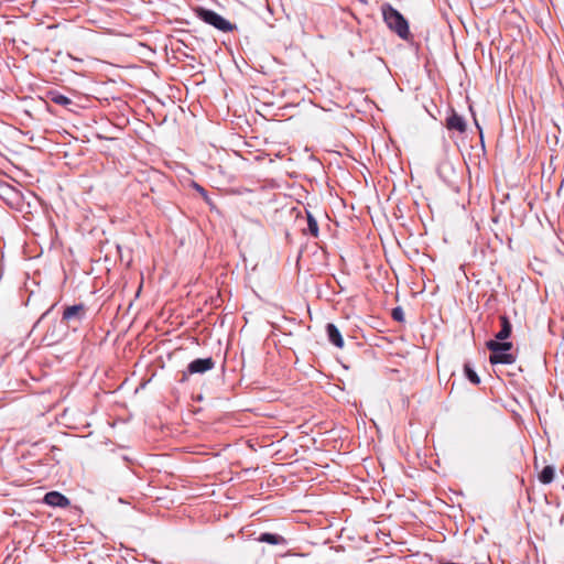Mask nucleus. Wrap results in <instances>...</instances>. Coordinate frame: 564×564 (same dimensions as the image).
Wrapping results in <instances>:
<instances>
[{
    "label": "nucleus",
    "instance_id": "1",
    "mask_svg": "<svg viewBox=\"0 0 564 564\" xmlns=\"http://www.w3.org/2000/svg\"><path fill=\"white\" fill-rule=\"evenodd\" d=\"M525 500L532 513L549 519L555 518L558 514V496H525Z\"/></svg>",
    "mask_w": 564,
    "mask_h": 564
},
{
    "label": "nucleus",
    "instance_id": "2",
    "mask_svg": "<svg viewBox=\"0 0 564 564\" xmlns=\"http://www.w3.org/2000/svg\"><path fill=\"white\" fill-rule=\"evenodd\" d=\"M382 15L388 28L402 40H409L411 33L406 19L390 4L382 6Z\"/></svg>",
    "mask_w": 564,
    "mask_h": 564
},
{
    "label": "nucleus",
    "instance_id": "3",
    "mask_svg": "<svg viewBox=\"0 0 564 564\" xmlns=\"http://www.w3.org/2000/svg\"><path fill=\"white\" fill-rule=\"evenodd\" d=\"M486 345L487 348L491 351L489 356V362L491 365H511L516 362V356L513 354L508 352L513 347L511 341L489 340L487 341Z\"/></svg>",
    "mask_w": 564,
    "mask_h": 564
},
{
    "label": "nucleus",
    "instance_id": "4",
    "mask_svg": "<svg viewBox=\"0 0 564 564\" xmlns=\"http://www.w3.org/2000/svg\"><path fill=\"white\" fill-rule=\"evenodd\" d=\"M196 13L205 23L213 25L219 31L230 32L235 29L234 24L213 10L198 8Z\"/></svg>",
    "mask_w": 564,
    "mask_h": 564
},
{
    "label": "nucleus",
    "instance_id": "5",
    "mask_svg": "<svg viewBox=\"0 0 564 564\" xmlns=\"http://www.w3.org/2000/svg\"><path fill=\"white\" fill-rule=\"evenodd\" d=\"M214 366L215 361L212 357L195 359L189 362L186 370L183 371L181 382L186 381L189 375L204 373L208 370H212Z\"/></svg>",
    "mask_w": 564,
    "mask_h": 564
},
{
    "label": "nucleus",
    "instance_id": "6",
    "mask_svg": "<svg viewBox=\"0 0 564 564\" xmlns=\"http://www.w3.org/2000/svg\"><path fill=\"white\" fill-rule=\"evenodd\" d=\"M409 501L413 505L411 507H409V511L410 513L414 517V518H419L421 514H424L427 512V509L429 507H434V508H437V502H443L438 496H435V503H431V502H425V501H417L416 503V500L414 498H411L409 499Z\"/></svg>",
    "mask_w": 564,
    "mask_h": 564
},
{
    "label": "nucleus",
    "instance_id": "7",
    "mask_svg": "<svg viewBox=\"0 0 564 564\" xmlns=\"http://www.w3.org/2000/svg\"><path fill=\"white\" fill-rule=\"evenodd\" d=\"M85 315V306L83 304L67 306L63 313V321L70 322L77 319L80 322Z\"/></svg>",
    "mask_w": 564,
    "mask_h": 564
},
{
    "label": "nucleus",
    "instance_id": "8",
    "mask_svg": "<svg viewBox=\"0 0 564 564\" xmlns=\"http://www.w3.org/2000/svg\"><path fill=\"white\" fill-rule=\"evenodd\" d=\"M326 332L328 339L333 345H335L337 348L344 347V338L335 324L328 323L326 325Z\"/></svg>",
    "mask_w": 564,
    "mask_h": 564
},
{
    "label": "nucleus",
    "instance_id": "9",
    "mask_svg": "<svg viewBox=\"0 0 564 564\" xmlns=\"http://www.w3.org/2000/svg\"><path fill=\"white\" fill-rule=\"evenodd\" d=\"M446 127H447L448 130H455V131H458L460 133L466 131V122H465V120L463 119V117H460L456 112H453L447 118Z\"/></svg>",
    "mask_w": 564,
    "mask_h": 564
},
{
    "label": "nucleus",
    "instance_id": "10",
    "mask_svg": "<svg viewBox=\"0 0 564 564\" xmlns=\"http://www.w3.org/2000/svg\"><path fill=\"white\" fill-rule=\"evenodd\" d=\"M42 503L51 507L67 508L70 507V502L66 496H43Z\"/></svg>",
    "mask_w": 564,
    "mask_h": 564
},
{
    "label": "nucleus",
    "instance_id": "11",
    "mask_svg": "<svg viewBox=\"0 0 564 564\" xmlns=\"http://www.w3.org/2000/svg\"><path fill=\"white\" fill-rule=\"evenodd\" d=\"M501 329L496 334L497 341H503L509 338L512 332V325L506 315L500 316Z\"/></svg>",
    "mask_w": 564,
    "mask_h": 564
},
{
    "label": "nucleus",
    "instance_id": "12",
    "mask_svg": "<svg viewBox=\"0 0 564 564\" xmlns=\"http://www.w3.org/2000/svg\"><path fill=\"white\" fill-rule=\"evenodd\" d=\"M258 541L263 543H269L271 545H278L285 542L284 538L282 535L275 534V533H261L258 538Z\"/></svg>",
    "mask_w": 564,
    "mask_h": 564
},
{
    "label": "nucleus",
    "instance_id": "13",
    "mask_svg": "<svg viewBox=\"0 0 564 564\" xmlns=\"http://www.w3.org/2000/svg\"><path fill=\"white\" fill-rule=\"evenodd\" d=\"M555 469L553 466H544L539 473L538 478L542 484H550L554 479Z\"/></svg>",
    "mask_w": 564,
    "mask_h": 564
},
{
    "label": "nucleus",
    "instance_id": "14",
    "mask_svg": "<svg viewBox=\"0 0 564 564\" xmlns=\"http://www.w3.org/2000/svg\"><path fill=\"white\" fill-rule=\"evenodd\" d=\"M307 229L310 234L314 237L318 236V225L316 219L312 216L311 213H307Z\"/></svg>",
    "mask_w": 564,
    "mask_h": 564
},
{
    "label": "nucleus",
    "instance_id": "15",
    "mask_svg": "<svg viewBox=\"0 0 564 564\" xmlns=\"http://www.w3.org/2000/svg\"><path fill=\"white\" fill-rule=\"evenodd\" d=\"M52 101L61 106H68L72 104V100L68 97L58 93L52 94Z\"/></svg>",
    "mask_w": 564,
    "mask_h": 564
},
{
    "label": "nucleus",
    "instance_id": "16",
    "mask_svg": "<svg viewBox=\"0 0 564 564\" xmlns=\"http://www.w3.org/2000/svg\"><path fill=\"white\" fill-rule=\"evenodd\" d=\"M465 369V373H466V377L469 379L470 382H473L474 384H478L480 382V378L478 377V375L471 369L470 366L468 365H465L464 367Z\"/></svg>",
    "mask_w": 564,
    "mask_h": 564
},
{
    "label": "nucleus",
    "instance_id": "17",
    "mask_svg": "<svg viewBox=\"0 0 564 564\" xmlns=\"http://www.w3.org/2000/svg\"><path fill=\"white\" fill-rule=\"evenodd\" d=\"M392 317L395 319V321H402L403 318V312L400 307H397L392 311Z\"/></svg>",
    "mask_w": 564,
    "mask_h": 564
},
{
    "label": "nucleus",
    "instance_id": "18",
    "mask_svg": "<svg viewBox=\"0 0 564 564\" xmlns=\"http://www.w3.org/2000/svg\"><path fill=\"white\" fill-rule=\"evenodd\" d=\"M163 500V497H156V499L154 500V502H160Z\"/></svg>",
    "mask_w": 564,
    "mask_h": 564
},
{
    "label": "nucleus",
    "instance_id": "19",
    "mask_svg": "<svg viewBox=\"0 0 564 564\" xmlns=\"http://www.w3.org/2000/svg\"><path fill=\"white\" fill-rule=\"evenodd\" d=\"M119 502L126 503V500H123L121 497L119 498ZM127 503H131L130 501H127Z\"/></svg>",
    "mask_w": 564,
    "mask_h": 564
},
{
    "label": "nucleus",
    "instance_id": "20",
    "mask_svg": "<svg viewBox=\"0 0 564 564\" xmlns=\"http://www.w3.org/2000/svg\"><path fill=\"white\" fill-rule=\"evenodd\" d=\"M137 503H139V501L133 502V508H137Z\"/></svg>",
    "mask_w": 564,
    "mask_h": 564
},
{
    "label": "nucleus",
    "instance_id": "21",
    "mask_svg": "<svg viewBox=\"0 0 564 564\" xmlns=\"http://www.w3.org/2000/svg\"><path fill=\"white\" fill-rule=\"evenodd\" d=\"M48 494L55 495L58 494L57 491H50Z\"/></svg>",
    "mask_w": 564,
    "mask_h": 564
}]
</instances>
